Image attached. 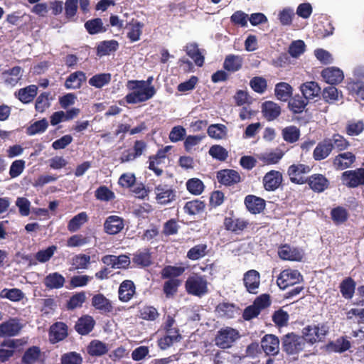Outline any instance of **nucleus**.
Masks as SVG:
<instances>
[{"label": "nucleus", "mask_w": 364, "mask_h": 364, "mask_svg": "<svg viewBox=\"0 0 364 364\" xmlns=\"http://www.w3.org/2000/svg\"><path fill=\"white\" fill-rule=\"evenodd\" d=\"M328 332V326L326 323H321L317 325H308L302 329L304 343L313 345L321 341Z\"/></svg>", "instance_id": "nucleus-2"}, {"label": "nucleus", "mask_w": 364, "mask_h": 364, "mask_svg": "<svg viewBox=\"0 0 364 364\" xmlns=\"http://www.w3.org/2000/svg\"><path fill=\"white\" fill-rule=\"evenodd\" d=\"M87 220L88 216L85 212H81L77 214L68 222V231L70 232H77Z\"/></svg>", "instance_id": "nucleus-38"}, {"label": "nucleus", "mask_w": 364, "mask_h": 364, "mask_svg": "<svg viewBox=\"0 0 364 364\" xmlns=\"http://www.w3.org/2000/svg\"><path fill=\"white\" fill-rule=\"evenodd\" d=\"M95 321L88 315L81 316L75 325V331L80 335H87L95 326Z\"/></svg>", "instance_id": "nucleus-19"}, {"label": "nucleus", "mask_w": 364, "mask_h": 364, "mask_svg": "<svg viewBox=\"0 0 364 364\" xmlns=\"http://www.w3.org/2000/svg\"><path fill=\"white\" fill-rule=\"evenodd\" d=\"M228 129L222 124H213L208 127V134L210 137L215 139H222L227 135Z\"/></svg>", "instance_id": "nucleus-44"}, {"label": "nucleus", "mask_w": 364, "mask_h": 364, "mask_svg": "<svg viewBox=\"0 0 364 364\" xmlns=\"http://www.w3.org/2000/svg\"><path fill=\"white\" fill-rule=\"evenodd\" d=\"M274 92L278 100L287 102L292 94V87L287 82H279L275 86Z\"/></svg>", "instance_id": "nucleus-37"}, {"label": "nucleus", "mask_w": 364, "mask_h": 364, "mask_svg": "<svg viewBox=\"0 0 364 364\" xmlns=\"http://www.w3.org/2000/svg\"><path fill=\"white\" fill-rule=\"evenodd\" d=\"M124 227V220L117 215L108 216L104 223V230L108 235H116Z\"/></svg>", "instance_id": "nucleus-14"}, {"label": "nucleus", "mask_w": 364, "mask_h": 364, "mask_svg": "<svg viewBox=\"0 0 364 364\" xmlns=\"http://www.w3.org/2000/svg\"><path fill=\"white\" fill-rule=\"evenodd\" d=\"M41 350L38 346L28 348L23 353L21 364H34L39 359Z\"/></svg>", "instance_id": "nucleus-42"}, {"label": "nucleus", "mask_w": 364, "mask_h": 364, "mask_svg": "<svg viewBox=\"0 0 364 364\" xmlns=\"http://www.w3.org/2000/svg\"><path fill=\"white\" fill-rule=\"evenodd\" d=\"M137 82L138 80H129L127 82V87L131 90L125 96V100L128 104L146 102L152 98L156 94V89L146 87Z\"/></svg>", "instance_id": "nucleus-1"}, {"label": "nucleus", "mask_w": 364, "mask_h": 364, "mask_svg": "<svg viewBox=\"0 0 364 364\" xmlns=\"http://www.w3.org/2000/svg\"><path fill=\"white\" fill-rule=\"evenodd\" d=\"M331 215L334 223L339 225L347 220L348 213L346 208L341 206H338L331 210Z\"/></svg>", "instance_id": "nucleus-54"}, {"label": "nucleus", "mask_w": 364, "mask_h": 364, "mask_svg": "<svg viewBox=\"0 0 364 364\" xmlns=\"http://www.w3.org/2000/svg\"><path fill=\"white\" fill-rule=\"evenodd\" d=\"M102 262L107 266L114 269L126 268L130 264V259L128 256L121 255L119 256L108 255L102 257Z\"/></svg>", "instance_id": "nucleus-16"}, {"label": "nucleus", "mask_w": 364, "mask_h": 364, "mask_svg": "<svg viewBox=\"0 0 364 364\" xmlns=\"http://www.w3.org/2000/svg\"><path fill=\"white\" fill-rule=\"evenodd\" d=\"M132 261L137 265L148 267L151 264V255L147 249L139 250L134 254Z\"/></svg>", "instance_id": "nucleus-41"}, {"label": "nucleus", "mask_w": 364, "mask_h": 364, "mask_svg": "<svg viewBox=\"0 0 364 364\" xmlns=\"http://www.w3.org/2000/svg\"><path fill=\"white\" fill-rule=\"evenodd\" d=\"M300 90L302 95L307 100L318 97L321 91V88L317 82L314 81L303 83L300 87Z\"/></svg>", "instance_id": "nucleus-31"}, {"label": "nucleus", "mask_w": 364, "mask_h": 364, "mask_svg": "<svg viewBox=\"0 0 364 364\" xmlns=\"http://www.w3.org/2000/svg\"><path fill=\"white\" fill-rule=\"evenodd\" d=\"M364 130V124L361 120L348 121L346 127V132L348 135L358 136Z\"/></svg>", "instance_id": "nucleus-51"}, {"label": "nucleus", "mask_w": 364, "mask_h": 364, "mask_svg": "<svg viewBox=\"0 0 364 364\" xmlns=\"http://www.w3.org/2000/svg\"><path fill=\"white\" fill-rule=\"evenodd\" d=\"M355 283L350 277L345 279L340 285V290L345 299H351L353 296Z\"/></svg>", "instance_id": "nucleus-45"}, {"label": "nucleus", "mask_w": 364, "mask_h": 364, "mask_svg": "<svg viewBox=\"0 0 364 364\" xmlns=\"http://www.w3.org/2000/svg\"><path fill=\"white\" fill-rule=\"evenodd\" d=\"M243 64V58L238 55L229 54L226 55L223 62V68L230 73L240 70Z\"/></svg>", "instance_id": "nucleus-25"}, {"label": "nucleus", "mask_w": 364, "mask_h": 364, "mask_svg": "<svg viewBox=\"0 0 364 364\" xmlns=\"http://www.w3.org/2000/svg\"><path fill=\"white\" fill-rule=\"evenodd\" d=\"M109 348L107 344L98 341L94 340L90 342L87 347V351L90 355L93 356H101L108 351Z\"/></svg>", "instance_id": "nucleus-40"}, {"label": "nucleus", "mask_w": 364, "mask_h": 364, "mask_svg": "<svg viewBox=\"0 0 364 364\" xmlns=\"http://www.w3.org/2000/svg\"><path fill=\"white\" fill-rule=\"evenodd\" d=\"M247 225V222L240 218H225L224 226L227 230L237 232L243 230Z\"/></svg>", "instance_id": "nucleus-36"}, {"label": "nucleus", "mask_w": 364, "mask_h": 364, "mask_svg": "<svg viewBox=\"0 0 364 364\" xmlns=\"http://www.w3.org/2000/svg\"><path fill=\"white\" fill-rule=\"evenodd\" d=\"M156 200L158 203L168 204L176 199V191L171 186L166 184H159L154 188Z\"/></svg>", "instance_id": "nucleus-9"}, {"label": "nucleus", "mask_w": 364, "mask_h": 364, "mask_svg": "<svg viewBox=\"0 0 364 364\" xmlns=\"http://www.w3.org/2000/svg\"><path fill=\"white\" fill-rule=\"evenodd\" d=\"M351 347L350 341L347 337L342 336L326 345V350L329 352L342 353Z\"/></svg>", "instance_id": "nucleus-24"}, {"label": "nucleus", "mask_w": 364, "mask_h": 364, "mask_svg": "<svg viewBox=\"0 0 364 364\" xmlns=\"http://www.w3.org/2000/svg\"><path fill=\"white\" fill-rule=\"evenodd\" d=\"M184 271L185 268L183 267L168 265L162 269L161 277L162 279H177L176 277L181 276Z\"/></svg>", "instance_id": "nucleus-46"}, {"label": "nucleus", "mask_w": 364, "mask_h": 364, "mask_svg": "<svg viewBox=\"0 0 364 364\" xmlns=\"http://www.w3.org/2000/svg\"><path fill=\"white\" fill-rule=\"evenodd\" d=\"M38 87L35 85H31L26 87L19 89L15 92V96L23 103L28 104L31 102L37 95Z\"/></svg>", "instance_id": "nucleus-26"}, {"label": "nucleus", "mask_w": 364, "mask_h": 364, "mask_svg": "<svg viewBox=\"0 0 364 364\" xmlns=\"http://www.w3.org/2000/svg\"><path fill=\"white\" fill-rule=\"evenodd\" d=\"M112 79L110 73H99L93 75L89 79L88 83L90 85L95 88L100 89L104 86L108 85Z\"/></svg>", "instance_id": "nucleus-39"}, {"label": "nucleus", "mask_w": 364, "mask_h": 364, "mask_svg": "<svg viewBox=\"0 0 364 364\" xmlns=\"http://www.w3.org/2000/svg\"><path fill=\"white\" fill-rule=\"evenodd\" d=\"M237 308L230 303H222L216 307V311L222 317L233 318L237 314Z\"/></svg>", "instance_id": "nucleus-43"}, {"label": "nucleus", "mask_w": 364, "mask_h": 364, "mask_svg": "<svg viewBox=\"0 0 364 364\" xmlns=\"http://www.w3.org/2000/svg\"><path fill=\"white\" fill-rule=\"evenodd\" d=\"M332 151L331 144L328 143L327 139L318 143L314 150V159L320 161L329 156Z\"/></svg>", "instance_id": "nucleus-34"}, {"label": "nucleus", "mask_w": 364, "mask_h": 364, "mask_svg": "<svg viewBox=\"0 0 364 364\" xmlns=\"http://www.w3.org/2000/svg\"><path fill=\"white\" fill-rule=\"evenodd\" d=\"M303 280V277L298 270L284 269L277 279V285L280 289H285L289 286L298 284Z\"/></svg>", "instance_id": "nucleus-6"}, {"label": "nucleus", "mask_w": 364, "mask_h": 364, "mask_svg": "<svg viewBox=\"0 0 364 364\" xmlns=\"http://www.w3.org/2000/svg\"><path fill=\"white\" fill-rule=\"evenodd\" d=\"M308 100L304 96L296 95L289 102L290 109L294 113H301L307 105Z\"/></svg>", "instance_id": "nucleus-53"}, {"label": "nucleus", "mask_w": 364, "mask_h": 364, "mask_svg": "<svg viewBox=\"0 0 364 364\" xmlns=\"http://www.w3.org/2000/svg\"><path fill=\"white\" fill-rule=\"evenodd\" d=\"M261 347L266 355H277L279 352V340L273 334H266L261 340Z\"/></svg>", "instance_id": "nucleus-11"}, {"label": "nucleus", "mask_w": 364, "mask_h": 364, "mask_svg": "<svg viewBox=\"0 0 364 364\" xmlns=\"http://www.w3.org/2000/svg\"><path fill=\"white\" fill-rule=\"evenodd\" d=\"M306 45L301 40H296L291 42L289 47L288 52L292 58H298L305 51Z\"/></svg>", "instance_id": "nucleus-59"}, {"label": "nucleus", "mask_w": 364, "mask_h": 364, "mask_svg": "<svg viewBox=\"0 0 364 364\" xmlns=\"http://www.w3.org/2000/svg\"><path fill=\"white\" fill-rule=\"evenodd\" d=\"M181 281L178 279H170L166 281L163 286V291L166 298L172 297L178 291Z\"/></svg>", "instance_id": "nucleus-49"}, {"label": "nucleus", "mask_w": 364, "mask_h": 364, "mask_svg": "<svg viewBox=\"0 0 364 364\" xmlns=\"http://www.w3.org/2000/svg\"><path fill=\"white\" fill-rule=\"evenodd\" d=\"M239 337L238 331L232 328L226 327L221 328L218 331L215 336V345L222 349L229 348Z\"/></svg>", "instance_id": "nucleus-4"}, {"label": "nucleus", "mask_w": 364, "mask_h": 364, "mask_svg": "<svg viewBox=\"0 0 364 364\" xmlns=\"http://www.w3.org/2000/svg\"><path fill=\"white\" fill-rule=\"evenodd\" d=\"M282 349L289 355L296 354L305 346L304 338L294 333H287L282 339Z\"/></svg>", "instance_id": "nucleus-5"}, {"label": "nucleus", "mask_w": 364, "mask_h": 364, "mask_svg": "<svg viewBox=\"0 0 364 364\" xmlns=\"http://www.w3.org/2000/svg\"><path fill=\"white\" fill-rule=\"evenodd\" d=\"M311 171V167L303 164L291 165L287 171L290 181L296 184H304L306 183V178L303 175L309 173Z\"/></svg>", "instance_id": "nucleus-7"}, {"label": "nucleus", "mask_w": 364, "mask_h": 364, "mask_svg": "<svg viewBox=\"0 0 364 364\" xmlns=\"http://www.w3.org/2000/svg\"><path fill=\"white\" fill-rule=\"evenodd\" d=\"M23 328L19 320L14 318L0 323V337H13L17 336Z\"/></svg>", "instance_id": "nucleus-10"}, {"label": "nucleus", "mask_w": 364, "mask_h": 364, "mask_svg": "<svg viewBox=\"0 0 364 364\" xmlns=\"http://www.w3.org/2000/svg\"><path fill=\"white\" fill-rule=\"evenodd\" d=\"M135 292V286L132 281L124 280L119 288V299L123 302L129 301Z\"/></svg>", "instance_id": "nucleus-30"}, {"label": "nucleus", "mask_w": 364, "mask_h": 364, "mask_svg": "<svg viewBox=\"0 0 364 364\" xmlns=\"http://www.w3.org/2000/svg\"><path fill=\"white\" fill-rule=\"evenodd\" d=\"M299 136L300 131L295 126L287 127L282 129V136L287 142L294 143L299 139Z\"/></svg>", "instance_id": "nucleus-55"}, {"label": "nucleus", "mask_w": 364, "mask_h": 364, "mask_svg": "<svg viewBox=\"0 0 364 364\" xmlns=\"http://www.w3.org/2000/svg\"><path fill=\"white\" fill-rule=\"evenodd\" d=\"M321 75L327 83L332 85L341 82L344 77L343 71L335 67L324 69Z\"/></svg>", "instance_id": "nucleus-21"}, {"label": "nucleus", "mask_w": 364, "mask_h": 364, "mask_svg": "<svg viewBox=\"0 0 364 364\" xmlns=\"http://www.w3.org/2000/svg\"><path fill=\"white\" fill-rule=\"evenodd\" d=\"M48 127V122L46 119L35 122L26 129V134L29 136H33L38 134L43 133Z\"/></svg>", "instance_id": "nucleus-48"}, {"label": "nucleus", "mask_w": 364, "mask_h": 364, "mask_svg": "<svg viewBox=\"0 0 364 364\" xmlns=\"http://www.w3.org/2000/svg\"><path fill=\"white\" fill-rule=\"evenodd\" d=\"M245 204L247 210L253 214L261 213L265 208L264 200L252 195L245 197Z\"/></svg>", "instance_id": "nucleus-27"}, {"label": "nucleus", "mask_w": 364, "mask_h": 364, "mask_svg": "<svg viewBox=\"0 0 364 364\" xmlns=\"http://www.w3.org/2000/svg\"><path fill=\"white\" fill-rule=\"evenodd\" d=\"M278 255L284 260L300 261L303 257L301 250L290 247L289 245H284L279 248Z\"/></svg>", "instance_id": "nucleus-18"}, {"label": "nucleus", "mask_w": 364, "mask_h": 364, "mask_svg": "<svg viewBox=\"0 0 364 364\" xmlns=\"http://www.w3.org/2000/svg\"><path fill=\"white\" fill-rule=\"evenodd\" d=\"M185 287L190 294L201 296L208 292V282L201 275L193 274L186 281Z\"/></svg>", "instance_id": "nucleus-3"}, {"label": "nucleus", "mask_w": 364, "mask_h": 364, "mask_svg": "<svg viewBox=\"0 0 364 364\" xmlns=\"http://www.w3.org/2000/svg\"><path fill=\"white\" fill-rule=\"evenodd\" d=\"M343 184L355 188L364 184V168H360L353 171H346L341 176Z\"/></svg>", "instance_id": "nucleus-8"}, {"label": "nucleus", "mask_w": 364, "mask_h": 364, "mask_svg": "<svg viewBox=\"0 0 364 364\" xmlns=\"http://www.w3.org/2000/svg\"><path fill=\"white\" fill-rule=\"evenodd\" d=\"M85 27L87 32L91 34H97L106 31L103 27V23L101 18H97L89 20L85 23Z\"/></svg>", "instance_id": "nucleus-50"}, {"label": "nucleus", "mask_w": 364, "mask_h": 364, "mask_svg": "<svg viewBox=\"0 0 364 364\" xmlns=\"http://www.w3.org/2000/svg\"><path fill=\"white\" fill-rule=\"evenodd\" d=\"M250 85L255 92L262 94L267 89V83L262 77H254L250 80Z\"/></svg>", "instance_id": "nucleus-63"}, {"label": "nucleus", "mask_w": 364, "mask_h": 364, "mask_svg": "<svg viewBox=\"0 0 364 364\" xmlns=\"http://www.w3.org/2000/svg\"><path fill=\"white\" fill-rule=\"evenodd\" d=\"M243 282L249 293L257 294L260 284L259 273L255 269L247 271L244 274Z\"/></svg>", "instance_id": "nucleus-13"}, {"label": "nucleus", "mask_w": 364, "mask_h": 364, "mask_svg": "<svg viewBox=\"0 0 364 364\" xmlns=\"http://www.w3.org/2000/svg\"><path fill=\"white\" fill-rule=\"evenodd\" d=\"M61 364H82V358L76 352H69L62 355Z\"/></svg>", "instance_id": "nucleus-64"}, {"label": "nucleus", "mask_w": 364, "mask_h": 364, "mask_svg": "<svg viewBox=\"0 0 364 364\" xmlns=\"http://www.w3.org/2000/svg\"><path fill=\"white\" fill-rule=\"evenodd\" d=\"M68 326L63 322H55L49 330V340L53 344L64 340L68 336Z\"/></svg>", "instance_id": "nucleus-12"}, {"label": "nucleus", "mask_w": 364, "mask_h": 364, "mask_svg": "<svg viewBox=\"0 0 364 364\" xmlns=\"http://www.w3.org/2000/svg\"><path fill=\"white\" fill-rule=\"evenodd\" d=\"M262 112L268 121L276 119L281 114V107L272 101H266L262 105Z\"/></svg>", "instance_id": "nucleus-23"}, {"label": "nucleus", "mask_w": 364, "mask_h": 364, "mask_svg": "<svg viewBox=\"0 0 364 364\" xmlns=\"http://www.w3.org/2000/svg\"><path fill=\"white\" fill-rule=\"evenodd\" d=\"M283 152L280 150H276L274 151L263 153L259 156V159L263 162L268 164H274L279 162V161L283 156Z\"/></svg>", "instance_id": "nucleus-56"}, {"label": "nucleus", "mask_w": 364, "mask_h": 364, "mask_svg": "<svg viewBox=\"0 0 364 364\" xmlns=\"http://www.w3.org/2000/svg\"><path fill=\"white\" fill-rule=\"evenodd\" d=\"M306 183L310 188L316 193H322L329 186L328 180L322 174H313L306 178Z\"/></svg>", "instance_id": "nucleus-17"}, {"label": "nucleus", "mask_w": 364, "mask_h": 364, "mask_svg": "<svg viewBox=\"0 0 364 364\" xmlns=\"http://www.w3.org/2000/svg\"><path fill=\"white\" fill-rule=\"evenodd\" d=\"M0 296L12 301H19L23 298V293L18 289H4L0 293Z\"/></svg>", "instance_id": "nucleus-61"}, {"label": "nucleus", "mask_w": 364, "mask_h": 364, "mask_svg": "<svg viewBox=\"0 0 364 364\" xmlns=\"http://www.w3.org/2000/svg\"><path fill=\"white\" fill-rule=\"evenodd\" d=\"M186 54L195 62L197 66L201 67L204 63V57L202 55L197 43H189L186 46Z\"/></svg>", "instance_id": "nucleus-35"}, {"label": "nucleus", "mask_w": 364, "mask_h": 364, "mask_svg": "<svg viewBox=\"0 0 364 364\" xmlns=\"http://www.w3.org/2000/svg\"><path fill=\"white\" fill-rule=\"evenodd\" d=\"M64 277L58 272L48 274L44 279V285L49 289H60L65 284Z\"/></svg>", "instance_id": "nucleus-33"}, {"label": "nucleus", "mask_w": 364, "mask_h": 364, "mask_svg": "<svg viewBox=\"0 0 364 364\" xmlns=\"http://www.w3.org/2000/svg\"><path fill=\"white\" fill-rule=\"evenodd\" d=\"M207 245L200 244L191 248L187 252V257L191 260H197L205 255Z\"/></svg>", "instance_id": "nucleus-60"}, {"label": "nucleus", "mask_w": 364, "mask_h": 364, "mask_svg": "<svg viewBox=\"0 0 364 364\" xmlns=\"http://www.w3.org/2000/svg\"><path fill=\"white\" fill-rule=\"evenodd\" d=\"M118 48V43L116 41H105L101 42L97 48V53L100 56L109 54L110 52L115 51Z\"/></svg>", "instance_id": "nucleus-52"}, {"label": "nucleus", "mask_w": 364, "mask_h": 364, "mask_svg": "<svg viewBox=\"0 0 364 364\" xmlns=\"http://www.w3.org/2000/svg\"><path fill=\"white\" fill-rule=\"evenodd\" d=\"M329 144H331L332 150L337 149L338 151L346 149L349 146V142L341 134H335L330 138H326Z\"/></svg>", "instance_id": "nucleus-47"}, {"label": "nucleus", "mask_w": 364, "mask_h": 364, "mask_svg": "<svg viewBox=\"0 0 364 364\" xmlns=\"http://www.w3.org/2000/svg\"><path fill=\"white\" fill-rule=\"evenodd\" d=\"M86 296L85 292L81 291L72 296L67 303V309L73 310L76 308L81 307L85 301Z\"/></svg>", "instance_id": "nucleus-58"}, {"label": "nucleus", "mask_w": 364, "mask_h": 364, "mask_svg": "<svg viewBox=\"0 0 364 364\" xmlns=\"http://www.w3.org/2000/svg\"><path fill=\"white\" fill-rule=\"evenodd\" d=\"M282 182V175L279 171L272 170L267 172L263 178V184L266 191L277 190Z\"/></svg>", "instance_id": "nucleus-15"}, {"label": "nucleus", "mask_w": 364, "mask_h": 364, "mask_svg": "<svg viewBox=\"0 0 364 364\" xmlns=\"http://www.w3.org/2000/svg\"><path fill=\"white\" fill-rule=\"evenodd\" d=\"M219 181L226 186H230L237 183L240 181V176L237 171L235 170H223L218 173Z\"/></svg>", "instance_id": "nucleus-32"}, {"label": "nucleus", "mask_w": 364, "mask_h": 364, "mask_svg": "<svg viewBox=\"0 0 364 364\" xmlns=\"http://www.w3.org/2000/svg\"><path fill=\"white\" fill-rule=\"evenodd\" d=\"M92 305L102 313L108 314L113 311L114 307L112 301L103 294H97L92 298Z\"/></svg>", "instance_id": "nucleus-20"}, {"label": "nucleus", "mask_w": 364, "mask_h": 364, "mask_svg": "<svg viewBox=\"0 0 364 364\" xmlns=\"http://www.w3.org/2000/svg\"><path fill=\"white\" fill-rule=\"evenodd\" d=\"M188 191L193 195H200L204 189L203 183L198 178H193L186 182Z\"/></svg>", "instance_id": "nucleus-62"}, {"label": "nucleus", "mask_w": 364, "mask_h": 364, "mask_svg": "<svg viewBox=\"0 0 364 364\" xmlns=\"http://www.w3.org/2000/svg\"><path fill=\"white\" fill-rule=\"evenodd\" d=\"M86 75L82 71H76L71 73L66 79L65 87L67 89H79L82 83L86 80Z\"/></svg>", "instance_id": "nucleus-29"}, {"label": "nucleus", "mask_w": 364, "mask_h": 364, "mask_svg": "<svg viewBox=\"0 0 364 364\" xmlns=\"http://www.w3.org/2000/svg\"><path fill=\"white\" fill-rule=\"evenodd\" d=\"M205 203L198 200L188 201L184 206L185 213L189 215H196L203 211L205 208Z\"/></svg>", "instance_id": "nucleus-57"}, {"label": "nucleus", "mask_w": 364, "mask_h": 364, "mask_svg": "<svg viewBox=\"0 0 364 364\" xmlns=\"http://www.w3.org/2000/svg\"><path fill=\"white\" fill-rule=\"evenodd\" d=\"M355 161V156L349 151L339 154L333 160V166L338 170L349 168Z\"/></svg>", "instance_id": "nucleus-22"}, {"label": "nucleus", "mask_w": 364, "mask_h": 364, "mask_svg": "<svg viewBox=\"0 0 364 364\" xmlns=\"http://www.w3.org/2000/svg\"><path fill=\"white\" fill-rule=\"evenodd\" d=\"M23 69L20 66H15L2 73L5 84L15 86L21 79Z\"/></svg>", "instance_id": "nucleus-28"}]
</instances>
